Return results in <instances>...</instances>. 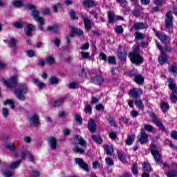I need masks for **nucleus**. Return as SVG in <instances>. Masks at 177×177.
I'll return each mask as SVG.
<instances>
[{
    "mask_svg": "<svg viewBox=\"0 0 177 177\" xmlns=\"http://www.w3.org/2000/svg\"><path fill=\"white\" fill-rule=\"evenodd\" d=\"M46 62L48 64L52 66L55 64V58H53V57H48L46 58Z\"/></svg>",
    "mask_w": 177,
    "mask_h": 177,
    "instance_id": "nucleus-47",
    "label": "nucleus"
},
{
    "mask_svg": "<svg viewBox=\"0 0 177 177\" xmlns=\"http://www.w3.org/2000/svg\"><path fill=\"white\" fill-rule=\"evenodd\" d=\"M137 139L141 145H147L149 143V136L142 129H141L140 133L138 136Z\"/></svg>",
    "mask_w": 177,
    "mask_h": 177,
    "instance_id": "nucleus-9",
    "label": "nucleus"
},
{
    "mask_svg": "<svg viewBox=\"0 0 177 177\" xmlns=\"http://www.w3.org/2000/svg\"><path fill=\"white\" fill-rule=\"evenodd\" d=\"M155 34L157 38L160 39L161 42L165 44V45H167V44H169V41H171V39L169 38V37H168V35L164 33H160L159 32H156Z\"/></svg>",
    "mask_w": 177,
    "mask_h": 177,
    "instance_id": "nucleus-12",
    "label": "nucleus"
},
{
    "mask_svg": "<svg viewBox=\"0 0 177 177\" xmlns=\"http://www.w3.org/2000/svg\"><path fill=\"white\" fill-rule=\"evenodd\" d=\"M151 153L156 162V164H162V156L160 154V151L152 148L151 149Z\"/></svg>",
    "mask_w": 177,
    "mask_h": 177,
    "instance_id": "nucleus-10",
    "label": "nucleus"
},
{
    "mask_svg": "<svg viewBox=\"0 0 177 177\" xmlns=\"http://www.w3.org/2000/svg\"><path fill=\"white\" fill-rule=\"evenodd\" d=\"M169 71L171 73V74H174V75L177 74V66H171L169 68Z\"/></svg>",
    "mask_w": 177,
    "mask_h": 177,
    "instance_id": "nucleus-58",
    "label": "nucleus"
},
{
    "mask_svg": "<svg viewBox=\"0 0 177 177\" xmlns=\"http://www.w3.org/2000/svg\"><path fill=\"white\" fill-rule=\"evenodd\" d=\"M144 129L147 132H152V133L157 132V129H156L154 127L151 126V124H145Z\"/></svg>",
    "mask_w": 177,
    "mask_h": 177,
    "instance_id": "nucleus-31",
    "label": "nucleus"
},
{
    "mask_svg": "<svg viewBox=\"0 0 177 177\" xmlns=\"http://www.w3.org/2000/svg\"><path fill=\"white\" fill-rule=\"evenodd\" d=\"M106 120L107 121H109L111 127H117V124H115V120H114V118H113V116H111V115L108 114L106 116Z\"/></svg>",
    "mask_w": 177,
    "mask_h": 177,
    "instance_id": "nucleus-33",
    "label": "nucleus"
},
{
    "mask_svg": "<svg viewBox=\"0 0 177 177\" xmlns=\"http://www.w3.org/2000/svg\"><path fill=\"white\" fill-rule=\"evenodd\" d=\"M68 115V113H67L64 110H61V111H59L58 112V117H59V118H66Z\"/></svg>",
    "mask_w": 177,
    "mask_h": 177,
    "instance_id": "nucleus-40",
    "label": "nucleus"
},
{
    "mask_svg": "<svg viewBox=\"0 0 177 177\" xmlns=\"http://www.w3.org/2000/svg\"><path fill=\"white\" fill-rule=\"evenodd\" d=\"M81 55H82V59H91V55L88 52L82 51L81 52Z\"/></svg>",
    "mask_w": 177,
    "mask_h": 177,
    "instance_id": "nucleus-52",
    "label": "nucleus"
},
{
    "mask_svg": "<svg viewBox=\"0 0 177 177\" xmlns=\"http://www.w3.org/2000/svg\"><path fill=\"white\" fill-rule=\"evenodd\" d=\"M165 28L170 34L174 32V17H172V13L171 12L166 14V18L165 19Z\"/></svg>",
    "mask_w": 177,
    "mask_h": 177,
    "instance_id": "nucleus-5",
    "label": "nucleus"
},
{
    "mask_svg": "<svg viewBox=\"0 0 177 177\" xmlns=\"http://www.w3.org/2000/svg\"><path fill=\"white\" fill-rule=\"evenodd\" d=\"M170 136L174 139V140H177V131H173L171 132Z\"/></svg>",
    "mask_w": 177,
    "mask_h": 177,
    "instance_id": "nucleus-64",
    "label": "nucleus"
},
{
    "mask_svg": "<svg viewBox=\"0 0 177 177\" xmlns=\"http://www.w3.org/2000/svg\"><path fill=\"white\" fill-rule=\"evenodd\" d=\"M32 82L36 86H38L39 89H44V88H45V83L40 81L38 78H33Z\"/></svg>",
    "mask_w": 177,
    "mask_h": 177,
    "instance_id": "nucleus-24",
    "label": "nucleus"
},
{
    "mask_svg": "<svg viewBox=\"0 0 177 177\" xmlns=\"http://www.w3.org/2000/svg\"><path fill=\"white\" fill-rule=\"evenodd\" d=\"M3 104L5 106H6V104H10V109H12V110H15V109H16V106H15V102H13V100L10 99L4 101Z\"/></svg>",
    "mask_w": 177,
    "mask_h": 177,
    "instance_id": "nucleus-34",
    "label": "nucleus"
},
{
    "mask_svg": "<svg viewBox=\"0 0 177 177\" xmlns=\"http://www.w3.org/2000/svg\"><path fill=\"white\" fill-rule=\"evenodd\" d=\"M160 109L163 113L169 110V104L167 102H162L160 104Z\"/></svg>",
    "mask_w": 177,
    "mask_h": 177,
    "instance_id": "nucleus-30",
    "label": "nucleus"
},
{
    "mask_svg": "<svg viewBox=\"0 0 177 177\" xmlns=\"http://www.w3.org/2000/svg\"><path fill=\"white\" fill-rule=\"evenodd\" d=\"M3 84L6 85L7 88H16L15 96L17 99L24 102L26 100V95L28 93V86L25 83H19L17 84V77L13 76L8 80H3Z\"/></svg>",
    "mask_w": 177,
    "mask_h": 177,
    "instance_id": "nucleus-1",
    "label": "nucleus"
},
{
    "mask_svg": "<svg viewBox=\"0 0 177 177\" xmlns=\"http://www.w3.org/2000/svg\"><path fill=\"white\" fill-rule=\"evenodd\" d=\"M129 95L136 100V99H140V96L143 95V91L139 88H133L130 89Z\"/></svg>",
    "mask_w": 177,
    "mask_h": 177,
    "instance_id": "nucleus-7",
    "label": "nucleus"
},
{
    "mask_svg": "<svg viewBox=\"0 0 177 177\" xmlns=\"http://www.w3.org/2000/svg\"><path fill=\"white\" fill-rule=\"evenodd\" d=\"M13 27L18 29H21L24 27V24L23 22H15L13 24Z\"/></svg>",
    "mask_w": 177,
    "mask_h": 177,
    "instance_id": "nucleus-46",
    "label": "nucleus"
},
{
    "mask_svg": "<svg viewBox=\"0 0 177 177\" xmlns=\"http://www.w3.org/2000/svg\"><path fill=\"white\" fill-rule=\"evenodd\" d=\"M21 164V160H18L14 162H12L10 168V169H16V168H19L20 167V165Z\"/></svg>",
    "mask_w": 177,
    "mask_h": 177,
    "instance_id": "nucleus-29",
    "label": "nucleus"
},
{
    "mask_svg": "<svg viewBox=\"0 0 177 177\" xmlns=\"http://www.w3.org/2000/svg\"><path fill=\"white\" fill-rule=\"evenodd\" d=\"M84 112L86 113V114H88L91 115L92 114V106H91V105H86L85 109H84Z\"/></svg>",
    "mask_w": 177,
    "mask_h": 177,
    "instance_id": "nucleus-55",
    "label": "nucleus"
},
{
    "mask_svg": "<svg viewBox=\"0 0 177 177\" xmlns=\"http://www.w3.org/2000/svg\"><path fill=\"white\" fill-rule=\"evenodd\" d=\"M75 139L76 142L74 144V153H80V154H84L88 143L82 137L78 135L75 136Z\"/></svg>",
    "mask_w": 177,
    "mask_h": 177,
    "instance_id": "nucleus-3",
    "label": "nucleus"
},
{
    "mask_svg": "<svg viewBox=\"0 0 177 177\" xmlns=\"http://www.w3.org/2000/svg\"><path fill=\"white\" fill-rule=\"evenodd\" d=\"M69 89H77L80 88V84L77 82H72L68 84Z\"/></svg>",
    "mask_w": 177,
    "mask_h": 177,
    "instance_id": "nucleus-44",
    "label": "nucleus"
},
{
    "mask_svg": "<svg viewBox=\"0 0 177 177\" xmlns=\"http://www.w3.org/2000/svg\"><path fill=\"white\" fill-rule=\"evenodd\" d=\"M74 118L75 121H77V122H79L80 125H82V118L81 117V115L76 114L75 115Z\"/></svg>",
    "mask_w": 177,
    "mask_h": 177,
    "instance_id": "nucleus-57",
    "label": "nucleus"
},
{
    "mask_svg": "<svg viewBox=\"0 0 177 177\" xmlns=\"http://www.w3.org/2000/svg\"><path fill=\"white\" fill-rule=\"evenodd\" d=\"M91 138L95 142V143H98L99 145H102L103 143V140L102 139V137L97 135H92Z\"/></svg>",
    "mask_w": 177,
    "mask_h": 177,
    "instance_id": "nucleus-32",
    "label": "nucleus"
},
{
    "mask_svg": "<svg viewBox=\"0 0 177 177\" xmlns=\"http://www.w3.org/2000/svg\"><path fill=\"white\" fill-rule=\"evenodd\" d=\"M75 161L76 164H78V165H80V168H82L83 171H85V172H90L89 166L86 162H84V160L82 158H76L75 159Z\"/></svg>",
    "mask_w": 177,
    "mask_h": 177,
    "instance_id": "nucleus-11",
    "label": "nucleus"
},
{
    "mask_svg": "<svg viewBox=\"0 0 177 177\" xmlns=\"http://www.w3.org/2000/svg\"><path fill=\"white\" fill-rule=\"evenodd\" d=\"M97 5L95 0H84L83 1V6L86 8H95Z\"/></svg>",
    "mask_w": 177,
    "mask_h": 177,
    "instance_id": "nucleus-20",
    "label": "nucleus"
},
{
    "mask_svg": "<svg viewBox=\"0 0 177 177\" xmlns=\"http://www.w3.org/2000/svg\"><path fill=\"white\" fill-rule=\"evenodd\" d=\"M167 81L169 82V89L172 91L171 93H177V86L176 83H175V80L170 77Z\"/></svg>",
    "mask_w": 177,
    "mask_h": 177,
    "instance_id": "nucleus-14",
    "label": "nucleus"
},
{
    "mask_svg": "<svg viewBox=\"0 0 177 177\" xmlns=\"http://www.w3.org/2000/svg\"><path fill=\"white\" fill-rule=\"evenodd\" d=\"M105 151L108 156H111V154H113V152L114 151V148L113 147L106 145L105 147Z\"/></svg>",
    "mask_w": 177,
    "mask_h": 177,
    "instance_id": "nucleus-39",
    "label": "nucleus"
},
{
    "mask_svg": "<svg viewBox=\"0 0 177 177\" xmlns=\"http://www.w3.org/2000/svg\"><path fill=\"white\" fill-rule=\"evenodd\" d=\"M3 42H5V44H7L8 48H10L11 49H12V50H17L18 41L15 37H10L8 39H4Z\"/></svg>",
    "mask_w": 177,
    "mask_h": 177,
    "instance_id": "nucleus-8",
    "label": "nucleus"
},
{
    "mask_svg": "<svg viewBox=\"0 0 177 177\" xmlns=\"http://www.w3.org/2000/svg\"><path fill=\"white\" fill-rule=\"evenodd\" d=\"M30 15L32 17H33L35 21H37L39 24V29L40 31H43V32L45 31L44 30V26H45V19L42 17H39V11L37 10H33L31 11Z\"/></svg>",
    "mask_w": 177,
    "mask_h": 177,
    "instance_id": "nucleus-4",
    "label": "nucleus"
},
{
    "mask_svg": "<svg viewBox=\"0 0 177 177\" xmlns=\"http://www.w3.org/2000/svg\"><path fill=\"white\" fill-rule=\"evenodd\" d=\"M12 5H13V6H15V8H20V7L23 6L24 4L23 3V1H21L20 0H17V1L12 2Z\"/></svg>",
    "mask_w": 177,
    "mask_h": 177,
    "instance_id": "nucleus-45",
    "label": "nucleus"
},
{
    "mask_svg": "<svg viewBox=\"0 0 177 177\" xmlns=\"http://www.w3.org/2000/svg\"><path fill=\"white\" fill-rule=\"evenodd\" d=\"M74 35H84V31L81 29H78L77 28H71V37H74Z\"/></svg>",
    "mask_w": 177,
    "mask_h": 177,
    "instance_id": "nucleus-21",
    "label": "nucleus"
},
{
    "mask_svg": "<svg viewBox=\"0 0 177 177\" xmlns=\"http://www.w3.org/2000/svg\"><path fill=\"white\" fill-rule=\"evenodd\" d=\"M118 158L121 161V162H127V157L124 156V153L121 151H118Z\"/></svg>",
    "mask_w": 177,
    "mask_h": 177,
    "instance_id": "nucleus-35",
    "label": "nucleus"
},
{
    "mask_svg": "<svg viewBox=\"0 0 177 177\" xmlns=\"http://www.w3.org/2000/svg\"><path fill=\"white\" fill-rule=\"evenodd\" d=\"M4 147L9 150L10 151H15L16 150V147L13 146L12 142L7 143L4 145Z\"/></svg>",
    "mask_w": 177,
    "mask_h": 177,
    "instance_id": "nucleus-38",
    "label": "nucleus"
},
{
    "mask_svg": "<svg viewBox=\"0 0 177 177\" xmlns=\"http://www.w3.org/2000/svg\"><path fill=\"white\" fill-rule=\"evenodd\" d=\"M48 143L51 150H56L57 149V140L55 137H50L48 139Z\"/></svg>",
    "mask_w": 177,
    "mask_h": 177,
    "instance_id": "nucleus-15",
    "label": "nucleus"
},
{
    "mask_svg": "<svg viewBox=\"0 0 177 177\" xmlns=\"http://www.w3.org/2000/svg\"><path fill=\"white\" fill-rule=\"evenodd\" d=\"M118 56L120 60H125L127 59V54L124 53H119Z\"/></svg>",
    "mask_w": 177,
    "mask_h": 177,
    "instance_id": "nucleus-62",
    "label": "nucleus"
},
{
    "mask_svg": "<svg viewBox=\"0 0 177 177\" xmlns=\"http://www.w3.org/2000/svg\"><path fill=\"white\" fill-rule=\"evenodd\" d=\"M133 142H135V134L128 136L126 140V145H127V146H131Z\"/></svg>",
    "mask_w": 177,
    "mask_h": 177,
    "instance_id": "nucleus-28",
    "label": "nucleus"
},
{
    "mask_svg": "<svg viewBox=\"0 0 177 177\" xmlns=\"http://www.w3.org/2000/svg\"><path fill=\"white\" fill-rule=\"evenodd\" d=\"M129 57L131 63L136 66H140V64L145 62V59L140 55V48H139V46H136L133 51L129 54Z\"/></svg>",
    "mask_w": 177,
    "mask_h": 177,
    "instance_id": "nucleus-2",
    "label": "nucleus"
},
{
    "mask_svg": "<svg viewBox=\"0 0 177 177\" xmlns=\"http://www.w3.org/2000/svg\"><path fill=\"white\" fill-rule=\"evenodd\" d=\"M160 64H165L168 62V58L167 57V54L162 51H161V55L159 57L158 60Z\"/></svg>",
    "mask_w": 177,
    "mask_h": 177,
    "instance_id": "nucleus-23",
    "label": "nucleus"
},
{
    "mask_svg": "<svg viewBox=\"0 0 177 177\" xmlns=\"http://www.w3.org/2000/svg\"><path fill=\"white\" fill-rule=\"evenodd\" d=\"M2 114H3V117H4V118H6V117L9 115V110L6 108H3Z\"/></svg>",
    "mask_w": 177,
    "mask_h": 177,
    "instance_id": "nucleus-61",
    "label": "nucleus"
},
{
    "mask_svg": "<svg viewBox=\"0 0 177 177\" xmlns=\"http://www.w3.org/2000/svg\"><path fill=\"white\" fill-rule=\"evenodd\" d=\"M109 64H115V57L110 56L107 59Z\"/></svg>",
    "mask_w": 177,
    "mask_h": 177,
    "instance_id": "nucleus-60",
    "label": "nucleus"
},
{
    "mask_svg": "<svg viewBox=\"0 0 177 177\" xmlns=\"http://www.w3.org/2000/svg\"><path fill=\"white\" fill-rule=\"evenodd\" d=\"M134 37L136 39H144V38H146V35L142 32H136L134 33Z\"/></svg>",
    "mask_w": 177,
    "mask_h": 177,
    "instance_id": "nucleus-37",
    "label": "nucleus"
},
{
    "mask_svg": "<svg viewBox=\"0 0 177 177\" xmlns=\"http://www.w3.org/2000/svg\"><path fill=\"white\" fill-rule=\"evenodd\" d=\"M177 93H171L170 94V100L171 103H176L177 102Z\"/></svg>",
    "mask_w": 177,
    "mask_h": 177,
    "instance_id": "nucleus-43",
    "label": "nucleus"
},
{
    "mask_svg": "<svg viewBox=\"0 0 177 177\" xmlns=\"http://www.w3.org/2000/svg\"><path fill=\"white\" fill-rule=\"evenodd\" d=\"M134 30H146L149 28V25L144 24L143 22H137L133 25Z\"/></svg>",
    "mask_w": 177,
    "mask_h": 177,
    "instance_id": "nucleus-18",
    "label": "nucleus"
},
{
    "mask_svg": "<svg viewBox=\"0 0 177 177\" xmlns=\"http://www.w3.org/2000/svg\"><path fill=\"white\" fill-rule=\"evenodd\" d=\"M117 2L122 6V8H127V6L128 5V1H127V0H117Z\"/></svg>",
    "mask_w": 177,
    "mask_h": 177,
    "instance_id": "nucleus-51",
    "label": "nucleus"
},
{
    "mask_svg": "<svg viewBox=\"0 0 177 177\" xmlns=\"http://www.w3.org/2000/svg\"><path fill=\"white\" fill-rule=\"evenodd\" d=\"M30 124L34 127H39V116L34 115L30 118Z\"/></svg>",
    "mask_w": 177,
    "mask_h": 177,
    "instance_id": "nucleus-17",
    "label": "nucleus"
},
{
    "mask_svg": "<svg viewBox=\"0 0 177 177\" xmlns=\"http://www.w3.org/2000/svg\"><path fill=\"white\" fill-rule=\"evenodd\" d=\"M142 167H143V169H144L145 172H151L152 169H151V166L150 165V164H149L147 162H144L142 164Z\"/></svg>",
    "mask_w": 177,
    "mask_h": 177,
    "instance_id": "nucleus-36",
    "label": "nucleus"
},
{
    "mask_svg": "<svg viewBox=\"0 0 177 177\" xmlns=\"http://www.w3.org/2000/svg\"><path fill=\"white\" fill-rule=\"evenodd\" d=\"M131 171L134 175H138V164H133L131 167Z\"/></svg>",
    "mask_w": 177,
    "mask_h": 177,
    "instance_id": "nucleus-59",
    "label": "nucleus"
},
{
    "mask_svg": "<svg viewBox=\"0 0 177 177\" xmlns=\"http://www.w3.org/2000/svg\"><path fill=\"white\" fill-rule=\"evenodd\" d=\"M64 102H66V97H62L57 100L56 101H55L53 103V106L59 107L63 104Z\"/></svg>",
    "mask_w": 177,
    "mask_h": 177,
    "instance_id": "nucleus-26",
    "label": "nucleus"
},
{
    "mask_svg": "<svg viewBox=\"0 0 177 177\" xmlns=\"http://www.w3.org/2000/svg\"><path fill=\"white\" fill-rule=\"evenodd\" d=\"M167 177H177V171L171 170L167 174Z\"/></svg>",
    "mask_w": 177,
    "mask_h": 177,
    "instance_id": "nucleus-54",
    "label": "nucleus"
},
{
    "mask_svg": "<svg viewBox=\"0 0 177 177\" xmlns=\"http://www.w3.org/2000/svg\"><path fill=\"white\" fill-rule=\"evenodd\" d=\"M69 15L71 20H78V17L75 16V11L74 10H71Z\"/></svg>",
    "mask_w": 177,
    "mask_h": 177,
    "instance_id": "nucleus-48",
    "label": "nucleus"
},
{
    "mask_svg": "<svg viewBox=\"0 0 177 177\" xmlns=\"http://www.w3.org/2000/svg\"><path fill=\"white\" fill-rule=\"evenodd\" d=\"M135 105L138 109L142 110L143 111L145 110V104H143V101L140 98H137L135 100Z\"/></svg>",
    "mask_w": 177,
    "mask_h": 177,
    "instance_id": "nucleus-22",
    "label": "nucleus"
},
{
    "mask_svg": "<svg viewBox=\"0 0 177 177\" xmlns=\"http://www.w3.org/2000/svg\"><path fill=\"white\" fill-rule=\"evenodd\" d=\"M108 19H109V23L111 24L114 23V15L113 14L109 13L108 14Z\"/></svg>",
    "mask_w": 177,
    "mask_h": 177,
    "instance_id": "nucleus-63",
    "label": "nucleus"
},
{
    "mask_svg": "<svg viewBox=\"0 0 177 177\" xmlns=\"http://www.w3.org/2000/svg\"><path fill=\"white\" fill-rule=\"evenodd\" d=\"M91 82L95 85H102L104 82V80L102 76H96L95 77H91Z\"/></svg>",
    "mask_w": 177,
    "mask_h": 177,
    "instance_id": "nucleus-19",
    "label": "nucleus"
},
{
    "mask_svg": "<svg viewBox=\"0 0 177 177\" xmlns=\"http://www.w3.org/2000/svg\"><path fill=\"white\" fill-rule=\"evenodd\" d=\"M32 31H35V26L31 24L28 25V28L26 30V35L28 37H31L32 35Z\"/></svg>",
    "mask_w": 177,
    "mask_h": 177,
    "instance_id": "nucleus-25",
    "label": "nucleus"
},
{
    "mask_svg": "<svg viewBox=\"0 0 177 177\" xmlns=\"http://www.w3.org/2000/svg\"><path fill=\"white\" fill-rule=\"evenodd\" d=\"M133 81L136 82V84H143V82L145 81V77L142 75H137L133 79Z\"/></svg>",
    "mask_w": 177,
    "mask_h": 177,
    "instance_id": "nucleus-27",
    "label": "nucleus"
},
{
    "mask_svg": "<svg viewBox=\"0 0 177 177\" xmlns=\"http://www.w3.org/2000/svg\"><path fill=\"white\" fill-rule=\"evenodd\" d=\"M47 31H50V32H54V34H57V26H56V25H54L53 26H48L47 28Z\"/></svg>",
    "mask_w": 177,
    "mask_h": 177,
    "instance_id": "nucleus-41",
    "label": "nucleus"
},
{
    "mask_svg": "<svg viewBox=\"0 0 177 177\" xmlns=\"http://www.w3.org/2000/svg\"><path fill=\"white\" fill-rule=\"evenodd\" d=\"M105 161L106 164L108 165V167H113V165H114V161L112 160L111 158H106Z\"/></svg>",
    "mask_w": 177,
    "mask_h": 177,
    "instance_id": "nucleus-56",
    "label": "nucleus"
},
{
    "mask_svg": "<svg viewBox=\"0 0 177 177\" xmlns=\"http://www.w3.org/2000/svg\"><path fill=\"white\" fill-rule=\"evenodd\" d=\"M50 83L52 85H56L57 84L59 83V80L57 79V77H55V76H52L50 78Z\"/></svg>",
    "mask_w": 177,
    "mask_h": 177,
    "instance_id": "nucleus-49",
    "label": "nucleus"
},
{
    "mask_svg": "<svg viewBox=\"0 0 177 177\" xmlns=\"http://www.w3.org/2000/svg\"><path fill=\"white\" fill-rule=\"evenodd\" d=\"M115 31L117 32V34H122V32H124V28H122V26L121 25H119V26H117L115 27Z\"/></svg>",
    "mask_w": 177,
    "mask_h": 177,
    "instance_id": "nucleus-53",
    "label": "nucleus"
},
{
    "mask_svg": "<svg viewBox=\"0 0 177 177\" xmlns=\"http://www.w3.org/2000/svg\"><path fill=\"white\" fill-rule=\"evenodd\" d=\"M149 116L152 120V122H153V124L158 127V128H160L161 131H163L164 132L167 131V129H165V127L164 126V124H162V122H161V120L158 119V116H157L156 113H154L153 112H151L149 113Z\"/></svg>",
    "mask_w": 177,
    "mask_h": 177,
    "instance_id": "nucleus-6",
    "label": "nucleus"
},
{
    "mask_svg": "<svg viewBox=\"0 0 177 177\" xmlns=\"http://www.w3.org/2000/svg\"><path fill=\"white\" fill-rule=\"evenodd\" d=\"M82 19H83L84 24V28L86 31L91 30L92 28V21L86 16L82 14Z\"/></svg>",
    "mask_w": 177,
    "mask_h": 177,
    "instance_id": "nucleus-13",
    "label": "nucleus"
},
{
    "mask_svg": "<svg viewBox=\"0 0 177 177\" xmlns=\"http://www.w3.org/2000/svg\"><path fill=\"white\" fill-rule=\"evenodd\" d=\"M80 77H84V78H88V69L82 68V72L79 73Z\"/></svg>",
    "mask_w": 177,
    "mask_h": 177,
    "instance_id": "nucleus-42",
    "label": "nucleus"
},
{
    "mask_svg": "<svg viewBox=\"0 0 177 177\" xmlns=\"http://www.w3.org/2000/svg\"><path fill=\"white\" fill-rule=\"evenodd\" d=\"M88 129L91 133H94L96 131L97 126L96 123H95V120L93 119H90L88 122Z\"/></svg>",
    "mask_w": 177,
    "mask_h": 177,
    "instance_id": "nucleus-16",
    "label": "nucleus"
},
{
    "mask_svg": "<svg viewBox=\"0 0 177 177\" xmlns=\"http://www.w3.org/2000/svg\"><path fill=\"white\" fill-rule=\"evenodd\" d=\"M137 69H133L130 71L129 75L131 78H133V80L138 75Z\"/></svg>",
    "mask_w": 177,
    "mask_h": 177,
    "instance_id": "nucleus-50",
    "label": "nucleus"
}]
</instances>
